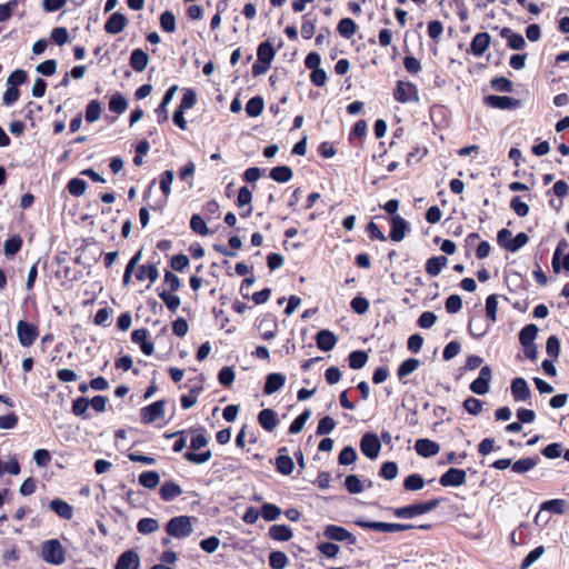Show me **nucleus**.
<instances>
[{
	"instance_id": "22",
	"label": "nucleus",
	"mask_w": 569,
	"mask_h": 569,
	"mask_svg": "<svg viewBox=\"0 0 569 569\" xmlns=\"http://www.w3.org/2000/svg\"><path fill=\"white\" fill-rule=\"evenodd\" d=\"M139 565L138 553L133 550H127L118 558L116 569H138Z\"/></svg>"
},
{
	"instance_id": "60",
	"label": "nucleus",
	"mask_w": 569,
	"mask_h": 569,
	"mask_svg": "<svg viewBox=\"0 0 569 569\" xmlns=\"http://www.w3.org/2000/svg\"><path fill=\"white\" fill-rule=\"evenodd\" d=\"M58 63L54 59L46 60L39 63L36 68L37 72L42 76L50 77L57 72Z\"/></svg>"
},
{
	"instance_id": "6",
	"label": "nucleus",
	"mask_w": 569,
	"mask_h": 569,
	"mask_svg": "<svg viewBox=\"0 0 569 569\" xmlns=\"http://www.w3.org/2000/svg\"><path fill=\"white\" fill-rule=\"evenodd\" d=\"M39 336L38 327L20 320L17 323V337L22 347H31Z\"/></svg>"
},
{
	"instance_id": "38",
	"label": "nucleus",
	"mask_w": 569,
	"mask_h": 569,
	"mask_svg": "<svg viewBox=\"0 0 569 569\" xmlns=\"http://www.w3.org/2000/svg\"><path fill=\"white\" fill-rule=\"evenodd\" d=\"M539 462V458H523L512 463V471L516 473H525L533 469Z\"/></svg>"
},
{
	"instance_id": "20",
	"label": "nucleus",
	"mask_w": 569,
	"mask_h": 569,
	"mask_svg": "<svg viewBox=\"0 0 569 569\" xmlns=\"http://www.w3.org/2000/svg\"><path fill=\"white\" fill-rule=\"evenodd\" d=\"M337 341V336L328 329L320 330L316 336L317 347L326 352L332 350Z\"/></svg>"
},
{
	"instance_id": "44",
	"label": "nucleus",
	"mask_w": 569,
	"mask_h": 569,
	"mask_svg": "<svg viewBox=\"0 0 569 569\" xmlns=\"http://www.w3.org/2000/svg\"><path fill=\"white\" fill-rule=\"evenodd\" d=\"M67 190L73 197H81L87 190V182L80 178H72L67 184Z\"/></svg>"
},
{
	"instance_id": "50",
	"label": "nucleus",
	"mask_w": 569,
	"mask_h": 569,
	"mask_svg": "<svg viewBox=\"0 0 569 569\" xmlns=\"http://www.w3.org/2000/svg\"><path fill=\"white\" fill-rule=\"evenodd\" d=\"M266 521H273L281 515V509L273 503H263L260 511Z\"/></svg>"
},
{
	"instance_id": "1",
	"label": "nucleus",
	"mask_w": 569,
	"mask_h": 569,
	"mask_svg": "<svg viewBox=\"0 0 569 569\" xmlns=\"http://www.w3.org/2000/svg\"><path fill=\"white\" fill-rule=\"evenodd\" d=\"M41 558L47 563L59 566L66 561V550L58 539H49L41 546Z\"/></svg>"
},
{
	"instance_id": "12",
	"label": "nucleus",
	"mask_w": 569,
	"mask_h": 569,
	"mask_svg": "<svg viewBox=\"0 0 569 569\" xmlns=\"http://www.w3.org/2000/svg\"><path fill=\"white\" fill-rule=\"evenodd\" d=\"M485 102L487 106L496 109H516L520 106V101L512 97L507 96H487L485 98Z\"/></svg>"
},
{
	"instance_id": "4",
	"label": "nucleus",
	"mask_w": 569,
	"mask_h": 569,
	"mask_svg": "<svg viewBox=\"0 0 569 569\" xmlns=\"http://www.w3.org/2000/svg\"><path fill=\"white\" fill-rule=\"evenodd\" d=\"M355 523L361 528L371 529L380 532H399L411 530L415 528V526L411 523H389L381 521H367L362 519L356 520Z\"/></svg>"
},
{
	"instance_id": "16",
	"label": "nucleus",
	"mask_w": 569,
	"mask_h": 569,
	"mask_svg": "<svg viewBox=\"0 0 569 569\" xmlns=\"http://www.w3.org/2000/svg\"><path fill=\"white\" fill-rule=\"evenodd\" d=\"M128 23V19L121 12L112 13L104 24V30L110 34H118L123 31Z\"/></svg>"
},
{
	"instance_id": "23",
	"label": "nucleus",
	"mask_w": 569,
	"mask_h": 569,
	"mask_svg": "<svg viewBox=\"0 0 569 569\" xmlns=\"http://www.w3.org/2000/svg\"><path fill=\"white\" fill-rule=\"evenodd\" d=\"M500 37L507 40L508 47L512 50H521L526 46L522 34L513 32L510 28H502Z\"/></svg>"
},
{
	"instance_id": "49",
	"label": "nucleus",
	"mask_w": 569,
	"mask_h": 569,
	"mask_svg": "<svg viewBox=\"0 0 569 569\" xmlns=\"http://www.w3.org/2000/svg\"><path fill=\"white\" fill-rule=\"evenodd\" d=\"M310 416H311V411H310V410H305L302 413H300V415H299V416H298V417H297V418L291 422V425H290V427H289V432H290L291 435H297V433H299V432L303 429V427H305L306 422L309 420Z\"/></svg>"
},
{
	"instance_id": "28",
	"label": "nucleus",
	"mask_w": 569,
	"mask_h": 569,
	"mask_svg": "<svg viewBox=\"0 0 569 569\" xmlns=\"http://www.w3.org/2000/svg\"><path fill=\"white\" fill-rule=\"evenodd\" d=\"M149 62V56L142 49H134L130 56V66L137 72H142Z\"/></svg>"
},
{
	"instance_id": "21",
	"label": "nucleus",
	"mask_w": 569,
	"mask_h": 569,
	"mask_svg": "<svg viewBox=\"0 0 569 569\" xmlns=\"http://www.w3.org/2000/svg\"><path fill=\"white\" fill-rule=\"evenodd\" d=\"M511 393L516 401H526L530 398L531 391L523 378H516L511 382Z\"/></svg>"
},
{
	"instance_id": "45",
	"label": "nucleus",
	"mask_w": 569,
	"mask_h": 569,
	"mask_svg": "<svg viewBox=\"0 0 569 569\" xmlns=\"http://www.w3.org/2000/svg\"><path fill=\"white\" fill-rule=\"evenodd\" d=\"M368 355L365 351L356 350L349 355V366L351 369L359 370L366 366Z\"/></svg>"
},
{
	"instance_id": "35",
	"label": "nucleus",
	"mask_w": 569,
	"mask_h": 569,
	"mask_svg": "<svg viewBox=\"0 0 569 569\" xmlns=\"http://www.w3.org/2000/svg\"><path fill=\"white\" fill-rule=\"evenodd\" d=\"M274 54H276L274 49L272 48L270 42L264 41L258 46L257 57L260 62L271 64V62L274 58Z\"/></svg>"
},
{
	"instance_id": "11",
	"label": "nucleus",
	"mask_w": 569,
	"mask_h": 569,
	"mask_svg": "<svg viewBox=\"0 0 569 569\" xmlns=\"http://www.w3.org/2000/svg\"><path fill=\"white\" fill-rule=\"evenodd\" d=\"M466 471L458 468L448 469L439 479L442 487H459L466 482Z\"/></svg>"
},
{
	"instance_id": "14",
	"label": "nucleus",
	"mask_w": 569,
	"mask_h": 569,
	"mask_svg": "<svg viewBox=\"0 0 569 569\" xmlns=\"http://www.w3.org/2000/svg\"><path fill=\"white\" fill-rule=\"evenodd\" d=\"M149 331L144 328L136 329L131 333V339L134 343L139 345L140 350L146 356H151L154 351V345L153 342L148 340Z\"/></svg>"
},
{
	"instance_id": "3",
	"label": "nucleus",
	"mask_w": 569,
	"mask_h": 569,
	"mask_svg": "<svg viewBox=\"0 0 569 569\" xmlns=\"http://www.w3.org/2000/svg\"><path fill=\"white\" fill-rule=\"evenodd\" d=\"M440 505V499H432L427 502L415 503L406 507H400L393 510L398 518L410 519L420 515L428 513L435 510Z\"/></svg>"
},
{
	"instance_id": "43",
	"label": "nucleus",
	"mask_w": 569,
	"mask_h": 569,
	"mask_svg": "<svg viewBox=\"0 0 569 569\" xmlns=\"http://www.w3.org/2000/svg\"><path fill=\"white\" fill-rule=\"evenodd\" d=\"M159 527L158 520L153 518H142L137 523V530L142 535L156 532Z\"/></svg>"
},
{
	"instance_id": "64",
	"label": "nucleus",
	"mask_w": 569,
	"mask_h": 569,
	"mask_svg": "<svg viewBox=\"0 0 569 569\" xmlns=\"http://www.w3.org/2000/svg\"><path fill=\"white\" fill-rule=\"evenodd\" d=\"M463 408L468 413L477 416L482 411V401L477 398L469 397L463 401Z\"/></svg>"
},
{
	"instance_id": "36",
	"label": "nucleus",
	"mask_w": 569,
	"mask_h": 569,
	"mask_svg": "<svg viewBox=\"0 0 569 569\" xmlns=\"http://www.w3.org/2000/svg\"><path fill=\"white\" fill-rule=\"evenodd\" d=\"M292 176V170L287 166L274 167L270 171V178L280 183L288 182Z\"/></svg>"
},
{
	"instance_id": "19",
	"label": "nucleus",
	"mask_w": 569,
	"mask_h": 569,
	"mask_svg": "<svg viewBox=\"0 0 569 569\" xmlns=\"http://www.w3.org/2000/svg\"><path fill=\"white\" fill-rule=\"evenodd\" d=\"M489 329L490 322H488L481 316H473L470 318L468 323V330L473 338L483 337Z\"/></svg>"
},
{
	"instance_id": "53",
	"label": "nucleus",
	"mask_w": 569,
	"mask_h": 569,
	"mask_svg": "<svg viewBox=\"0 0 569 569\" xmlns=\"http://www.w3.org/2000/svg\"><path fill=\"white\" fill-rule=\"evenodd\" d=\"M419 367V360L416 358H409L405 360L398 368V377L405 378L412 373Z\"/></svg>"
},
{
	"instance_id": "9",
	"label": "nucleus",
	"mask_w": 569,
	"mask_h": 569,
	"mask_svg": "<svg viewBox=\"0 0 569 569\" xmlns=\"http://www.w3.org/2000/svg\"><path fill=\"white\" fill-rule=\"evenodd\" d=\"M492 378V372L489 366H483L480 369L479 377L470 383V390L479 396H483L489 391V383Z\"/></svg>"
},
{
	"instance_id": "40",
	"label": "nucleus",
	"mask_w": 569,
	"mask_h": 569,
	"mask_svg": "<svg viewBox=\"0 0 569 569\" xmlns=\"http://www.w3.org/2000/svg\"><path fill=\"white\" fill-rule=\"evenodd\" d=\"M263 99L261 97L251 98L246 104V112L249 117L256 118L263 111Z\"/></svg>"
},
{
	"instance_id": "26",
	"label": "nucleus",
	"mask_w": 569,
	"mask_h": 569,
	"mask_svg": "<svg viewBox=\"0 0 569 569\" xmlns=\"http://www.w3.org/2000/svg\"><path fill=\"white\" fill-rule=\"evenodd\" d=\"M159 495L162 500L171 501L182 495V489L173 481H166L160 487Z\"/></svg>"
},
{
	"instance_id": "52",
	"label": "nucleus",
	"mask_w": 569,
	"mask_h": 569,
	"mask_svg": "<svg viewBox=\"0 0 569 569\" xmlns=\"http://www.w3.org/2000/svg\"><path fill=\"white\" fill-rule=\"evenodd\" d=\"M101 116V103L98 100H91L86 108V120L88 122L97 121Z\"/></svg>"
},
{
	"instance_id": "62",
	"label": "nucleus",
	"mask_w": 569,
	"mask_h": 569,
	"mask_svg": "<svg viewBox=\"0 0 569 569\" xmlns=\"http://www.w3.org/2000/svg\"><path fill=\"white\" fill-rule=\"evenodd\" d=\"M345 486L350 493H360L363 491V485L356 475L347 476Z\"/></svg>"
},
{
	"instance_id": "24",
	"label": "nucleus",
	"mask_w": 569,
	"mask_h": 569,
	"mask_svg": "<svg viewBox=\"0 0 569 569\" xmlns=\"http://www.w3.org/2000/svg\"><path fill=\"white\" fill-rule=\"evenodd\" d=\"M286 382V377L282 373L272 372L269 373L266 378V383L263 387V392L266 395H272L279 391Z\"/></svg>"
},
{
	"instance_id": "33",
	"label": "nucleus",
	"mask_w": 569,
	"mask_h": 569,
	"mask_svg": "<svg viewBox=\"0 0 569 569\" xmlns=\"http://www.w3.org/2000/svg\"><path fill=\"white\" fill-rule=\"evenodd\" d=\"M159 277V270L154 263L142 264L137 272V279L142 281L149 279L153 283Z\"/></svg>"
},
{
	"instance_id": "2",
	"label": "nucleus",
	"mask_w": 569,
	"mask_h": 569,
	"mask_svg": "<svg viewBox=\"0 0 569 569\" xmlns=\"http://www.w3.org/2000/svg\"><path fill=\"white\" fill-rule=\"evenodd\" d=\"M166 531L177 539L187 538L193 532L192 518L188 516L173 517L168 521Z\"/></svg>"
},
{
	"instance_id": "17",
	"label": "nucleus",
	"mask_w": 569,
	"mask_h": 569,
	"mask_svg": "<svg viewBox=\"0 0 569 569\" xmlns=\"http://www.w3.org/2000/svg\"><path fill=\"white\" fill-rule=\"evenodd\" d=\"M490 34L488 32L477 33L470 43V50L473 56L481 57L490 46Z\"/></svg>"
},
{
	"instance_id": "8",
	"label": "nucleus",
	"mask_w": 569,
	"mask_h": 569,
	"mask_svg": "<svg viewBox=\"0 0 569 569\" xmlns=\"http://www.w3.org/2000/svg\"><path fill=\"white\" fill-rule=\"evenodd\" d=\"M174 179V172L172 170H166L160 176V189L163 193V199L158 200L154 204H151L152 210H162L164 206L167 204L168 198L171 193V184Z\"/></svg>"
},
{
	"instance_id": "7",
	"label": "nucleus",
	"mask_w": 569,
	"mask_h": 569,
	"mask_svg": "<svg viewBox=\"0 0 569 569\" xmlns=\"http://www.w3.org/2000/svg\"><path fill=\"white\" fill-rule=\"evenodd\" d=\"M360 450L369 459L373 460L379 456L381 443L377 435L365 433L360 440Z\"/></svg>"
},
{
	"instance_id": "39",
	"label": "nucleus",
	"mask_w": 569,
	"mask_h": 569,
	"mask_svg": "<svg viewBox=\"0 0 569 569\" xmlns=\"http://www.w3.org/2000/svg\"><path fill=\"white\" fill-rule=\"evenodd\" d=\"M160 482L157 471H144L139 476V483L147 489H154Z\"/></svg>"
},
{
	"instance_id": "46",
	"label": "nucleus",
	"mask_w": 569,
	"mask_h": 569,
	"mask_svg": "<svg viewBox=\"0 0 569 569\" xmlns=\"http://www.w3.org/2000/svg\"><path fill=\"white\" fill-rule=\"evenodd\" d=\"M497 310L498 297L496 295L488 296L486 299V317L491 323L497 321Z\"/></svg>"
},
{
	"instance_id": "55",
	"label": "nucleus",
	"mask_w": 569,
	"mask_h": 569,
	"mask_svg": "<svg viewBox=\"0 0 569 569\" xmlns=\"http://www.w3.org/2000/svg\"><path fill=\"white\" fill-rule=\"evenodd\" d=\"M159 297L164 302L167 308L171 311L177 310L181 303V300L178 296H176L167 290L159 292Z\"/></svg>"
},
{
	"instance_id": "57",
	"label": "nucleus",
	"mask_w": 569,
	"mask_h": 569,
	"mask_svg": "<svg viewBox=\"0 0 569 569\" xmlns=\"http://www.w3.org/2000/svg\"><path fill=\"white\" fill-rule=\"evenodd\" d=\"M545 553V547L539 546L531 550L520 563L519 569H528L533 562H536Z\"/></svg>"
},
{
	"instance_id": "15",
	"label": "nucleus",
	"mask_w": 569,
	"mask_h": 569,
	"mask_svg": "<svg viewBox=\"0 0 569 569\" xmlns=\"http://www.w3.org/2000/svg\"><path fill=\"white\" fill-rule=\"evenodd\" d=\"M408 230L409 224L402 217H400L399 214H395L393 217H391V240L397 242L401 241L406 237Z\"/></svg>"
},
{
	"instance_id": "30",
	"label": "nucleus",
	"mask_w": 569,
	"mask_h": 569,
	"mask_svg": "<svg viewBox=\"0 0 569 569\" xmlns=\"http://www.w3.org/2000/svg\"><path fill=\"white\" fill-rule=\"evenodd\" d=\"M568 508H569V505L563 499L547 500V501L542 502L540 506V510L549 511V512L557 513V515L565 513Z\"/></svg>"
},
{
	"instance_id": "10",
	"label": "nucleus",
	"mask_w": 569,
	"mask_h": 569,
	"mask_svg": "<svg viewBox=\"0 0 569 569\" xmlns=\"http://www.w3.org/2000/svg\"><path fill=\"white\" fill-rule=\"evenodd\" d=\"M323 536L329 540L347 541L350 545L357 543V538L351 532L346 528L336 525L327 526L323 530Z\"/></svg>"
},
{
	"instance_id": "47",
	"label": "nucleus",
	"mask_w": 569,
	"mask_h": 569,
	"mask_svg": "<svg viewBox=\"0 0 569 569\" xmlns=\"http://www.w3.org/2000/svg\"><path fill=\"white\" fill-rule=\"evenodd\" d=\"M423 486L425 480L419 473H411L403 481L405 489L409 491L421 490Z\"/></svg>"
},
{
	"instance_id": "48",
	"label": "nucleus",
	"mask_w": 569,
	"mask_h": 569,
	"mask_svg": "<svg viewBox=\"0 0 569 569\" xmlns=\"http://www.w3.org/2000/svg\"><path fill=\"white\" fill-rule=\"evenodd\" d=\"M528 241V234L525 232H519L515 238L510 239L508 243H506V249L510 252H516L526 246Z\"/></svg>"
},
{
	"instance_id": "5",
	"label": "nucleus",
	"mask_w": 569,
	"mask_h": 569,
	"mask_svg": "<svg viewBox=\"0 0 569 569\" xmlns=\"http://www.w3.org/2000/svg\"><path fill=\"white\" fill-rule=\"evenodd\" d=\"M393 97L396 101L400 103H408V102H418L419 101V92L416 84L409 82V81H402L398 80Z\"/></svg>"
},
{
	"instance_id": "58",
	"label": "nucleus",
	"mask_w": 569,
	"mask_h": 569,
	"mask_svg": "<svg viewBox=\"0 0 569 569\" xmlns=\"http://www.w3.org/2000/svg\"><path fill=\"white\" fill-rule=\"evenodd\" d=\"M19 2L20 0H10L7 3L0 4V22H6L11 18L12 12L17 9Z\"/></svg>"
},
{
	"instance_id": "51",
	"label": "nucleus",
	"mask_w": 569,
	"mask_h": 569,
	"mask_svg": "<svg viewBox=\"0 0 569 569\" xmlns=\"http://www.w3.org/2000/svg\"><path fill=\"white\" fill-rule=\"evenodd\" d=\"M190 228L193 232L200 236L209 234V229L207 227L206 221L200 214H193L190 219Z\"/></svg>"
},
{
	"instance_id": "63",
	"label": "nucleus",
	"mask_w": 569,
	"mask_h": 569,
	"mask_svg": "<svg viewBox=\"0 0 569 569\" xmlns=\"http://www.w3.org/2000/svg\"><path fill=\"white\" fill-rule=\"evenodd\" d=\"M160 26L166 32H173L176 30V18L172 12L164 11L160 16Z\"/></svg>"
},
{
	"instance_id": "34",
	"label": "nucleus",
	"mask_w": 569,
	"mask_h": 569,
	"mask_svg": "<svg viewBox=\"0 0 569 569\" xmlns=\"http://www.w3.org/2000/svg\"><path fill=\"white\" fill-rule=\"evenodd\" d=\"M538 335V327L533 323L527 325L519 332L521 346L533 345Z\"/></svg>"
},
{
	"instance_id": "25",
	"label": "nucleus",
	"mask_w": 569,
	"mask_h": 569,
	"mask_svg": "<svg viewBox=\"0 0 569 569\" xmlns=\"http://www.w3.org/2000/svg\"><path fill=\"white\" fill-rule=\"evenodd\" d=\"M177 90H178V86L173 84L164 92L162 101L156 110L159 113V120H158L159 123H162L168 120L167 107L174 98Z\"/></svg>"
},
{
	"instance_id": "37",
	"label": "nucleus",
	"mask_w": 569,
	"mask_h": 569,
	"mask_svg": "<svg viewBox=\"0 0 569 569\" xmlns=\"http://www.w3.org/2000/svg\"><path fill=\"white\" fill-rule=\"evenodd\" d=\"M128 102L126 98L117 92L111 96L108 108L111 112H114L117 114H121L127 110Z\"/></svg>"
},
{
	"instance_id": "18",
	"label": "nucleus",
	"mask_w": 569,
	"mask_h": 569,
	"mask_svg": "<svg viewBox=\"0 0 569 569\" xmlns=\"http://www.w3.org/2000/svg\"><path fill=\"white\" fill-rule=\"evenodd\" d=\"M415 450L423 458L436 456L440 451V446L427 438L418 439L415 443Z\"/></svg>"
},
{
	"instance_id": "29",
	"label": "nucleus",
	"mask_w": 569,
	"mask_h": 569,
	"mask_svg": "<svg viewBox=\"0 0 569 569\" xmlns=\"http://www.w3.org/2000/svg\"><path fill=\"white\" fill-rule=\"evenodd\" d=\"M258 421L263 429L272 431L277 425V413L272 409H263L258 415Z\"/></svg>"
},
{
	"instance_id": "59",
	"label": "nucleus",
	"mask_w": 569,
	"mask_h": 569,
	"mask_svg": "<svg viewBox=\"0 0 569 569\" xmlns=\"http://www.w3.org/2000/svg\"><path fill=\"white\" fill-rule=\"evenodd\" d=\"M212 457V453L210 450H207L204 452H201V453H196V452H186L183 458L191 462V463H194V465H202V463H206L207 461H209Z\"/></svg>"
},
{
	"instance_id": "61",
	"label": "nucleus",
	"mask_w": 569,
	"mask_h": 569,
	"mask_svg": "<svg viewBox=\"0 0 569 569\" xmlns=\"http://www.w3.org/2000/svg\"><path fill=\"white\" fill-rule=\"evenodd\" d=\"M336 428V421L333 418L326 416L319 420L316 433L323 436L330 433Z\"/></svg>"
},
{
	"instance_id": "32",
	"label": "nucleus",
	"mask_w": 569,
	"mask_h": 569,
	"mask_svg": "<svg viewBox=\"0 0 569 569\" xmlns=\"http://www.w3.org/2000/svg\"><path fill=\"white\" fill-rule=\"evenodd\" d=\"M448 259L445 256H436L431 257L427 260L426 263V271L431 276L436 277L438 276L442 268L447 264Z\"/></svg>"
},
{
	"instance_id": "54",
	"label": "nucleus",
	"mask_w": 569,
	"mask_h": 569,
	"mask_svg": "<svg viewBox=\"0 0 569 569\" xmlns=\"http://www.w3.org/2000/svg\"><path fill=\"white\" fill-rule=\"evenodd\" d=\"M22 246V239L20 236H13L4 241V253L8 257L14 256Z\"/></svg>"
},
{
	"instance_id": "56",
	"label": "nucleus",
	"mask_w": 569,
	"mask_h": 569,
	"mask_svg": "<svg viewBox=\"0 0 569 569\" xmlns=\"http://www.w3.org/2000/svg\"><path fill=\"white\" fill-rule=\"evenodd\" d=\"M288 563V557L282 551H272L269 555V565L273 569H283Z\"/></svg>"
},
{
	"instance_id": "31",
	"label": "nucleus",
	"mask_w": 569,
	"mask_h": 569,
	"mask_svg": "<svg viewBox=\"0 0 569 569\" xmlns=\"http://www.w3.org/2000/svg\"><path fill=\"white\" fill-rule=\"evenodd\" d=\"M269 536L277 541H288L292 538V531L286 525H272L269 528Z\"/></svg>"
},
{
	"instance_id": "41",
	"label": "nucleus",
	"mask_w": 569,
	"mask_h": 569,
	"mask_svg": "<svg viewBox=\"0 0 569 569\" xmlns=\"http://www.w3.org/2000/svg\"><path fill=\"white\" fill-rule=\"evenodd\" d=\"M276 467L280 473L289 476L293 471L295 463L291 457L287 455H280L276 459Z\"/></svg>"
},
{
	"instance_id": "27",
	"label": "nucleus",
	"mask_w": 569,
	"mask_h": 569,
	"mask_svg": "<svg viewBox=\"0 0 569 569\" xmlns=\"http://www.w3.org/2000/svg\"><path fill=\"white\" fill-rule=\"evenodd\" d=\"M50 509L62 519L70 520L73 517V508L64 500L53 499Z\"/></svg>"
},
{
	"instance_id": "13",
	"label": "nucleus",
	"mask_w": 569,
	"mask_h": 569,
	"mask_svg": "<svg viewBox=\"0 0 569 569\" xmlns=\"http://www.w3.org/2000/svg\"><path fill=\"white\" fill-rule=\"evenodd\" d=\"M166 402L158 400L141 410V419L144 423H151L164 415Z\"/></svg>"
},
{
	"instance_id": "42",
	"label": "nucleus",
	"mask_w": 569,
	"mask_h": 569,
	"mask_svg": "<svg viewBox=\"0 0 569 569\" xmlns=\"http://www.w3.org/2000/svg\"><path fill=\"white\" fill-rule=\"evenodd\" d=\"M337 30L343 38L349 39L356 33L357 24L352 19L343 18L338 23Z\"/></svg>"
}]
</instances>
